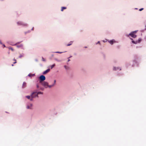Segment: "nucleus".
<instances>
[{
	"instance_id": "nucleus-24",
	"label": "nucleus",
	"mask_w": 146,
	"mask_h": 146,
	"mask_svg": "<svg viewBox=\"0 0 146 146\" xmlns=\"http://www.w3.org/2000/svg\"><path fill=\"white\" fill-rule=\"evenodd\" d=\"M31 31L30 30H29L28 31H26V32H25V34H26L27 33H30V32H31Z\"/></svg>"
},
{
	"instance_id": "nucleus-7",
	"label": "nucleus",
	"mask_w": 146,
	"mask_h": 146,
	"mask_svg": "<svg viewBox=\"0 0 146 146\" xmlns=\"http://www.w3.org/2000/svg\"><path fill=\"white\" fill-rule=\"evenodd\" d=\"M125 35L128 37H129V36H130L131 37L134 38H136L137 36L136 35L134 34L132 32L130 33L129 35Z\"/></svg>"
},
{
	"instance_id": "nucleus-2",
	"label": "nucleus",
	"mask_w": 146,
	"mask_h": 146,
	"mask_svg": "<svg viewBox=\"0 0 146 146\" xmlns=\"http://www.w3.org/2000/svg\"><path fill=\"white\" fill-rule=\"evenodd\" d=\"M139 58V57L137 55H135L134 56L133 59V64L131 65L132 67H134L136 64L137 63V60Z\"/></svg>"
},
{
	"instance_id": "nucleus-23",
	"label": "nucleus",
	"mask_w": 146,
	"mask_h": 146,
	"mask_svg": "<svg viewBox=\"0 0 146 146\" xmlns=\"http://www.w3.org/2000/svg\"><path fill=\"white\" fill-rule=\"evenodd\" d=\"M37 95H38L39 94H43V93L41 92H37Z\"/></svg>"
},
{
	"instance_id": "nucleus-34",
	"label": "nucleus",
	"mask_w": 146,
	"mask_h": 146,
	"mask_svg": "<svg viewBox=\"0 0 146 146\" xmlns=\"http://www.w3.org/2000/svg\"><path fill=\"white\" fill-rule=\"evenodd\" d=\"M108 40L107 39H106L105 40H103L102 41L104 42H106L108 41Z\"/></svg>"
},
{
	"instance_id": "nucleus-31",
	"label": "nucleus",
	"mask_w": 146,
	"mask_h": 146,
	"mask_svg": "<svg viewBox=\"0 0 146 146\" xmlns=\"http://www.w3.org/2000/svg\"><path fill=\"white\" fill-rule=\"evenodd\" d=\"M53 56H54V54H52L51 55V57H50V58H49L50 59V60H52V57H53Z\"/></svg>"
},
{
	"instance_id": "nucleus-19",
	"label": "nucleus",
	"mask_w": 146,
	"mask_h": 146,
	"mask_svg": "<svg viewBox=\"0 0 146 146\" xmlns=\"http://www.w3.org/2000/svg\"><path fill=\"white\" fill-rule=\"evenodd\" d=\"M66 7H62L61 8V11H62L64 9H66Z\"/></svg>"
},
{
	"instance_id": "nucleus-20",
	"label": "nucleus",
	"mask_w": 146,
	"mask_h": 146,
	"mask_svg": "<svg viewBox=\"0 0 146 146\" xmlns=\"http://www.w3.org/2000/svg\"><path fill=\"white\" fill-rule=\"evenodd\" d=\"M55 65V64H53L52 65L50 66V68L51 69H52Z\"/></svg>"
},
{
	"instance_id": "nucleus-52",
	"label": "nucleus",
	"mask_w": 146,
	"mask_h": 146,
	"mask_svg": "<svg viewBox=\"0 0 146 146\" xmlns=\"http://www.w3.org/2000/svg\"><path fill=\"white\" fill-rule=\"evenodd\" d=\"M85 48H87V47L86 46H85Z\"/></svg>"
},
{
	"instance_id": "nucleus-38",
	"label": "nucleus",
	"mask_w": 146,
	"mask_h": 146,
	"mask_svg": "<svg viewBox=\"0 0 146 146\" xmlns=\"http://www.w3.org/2000/svg\"><path fill=\"white\" fill-rule=\"evenodd\" d=\"M36 87H37V88H39V86H38V84H37V85H36Z\"/></svg>"
},
{
	"instance_id": "nucleus-27",
	"label": "nucleus",
	"mask_w": 146,
	"mask_h": 146,
	"mask_svg": "<svg viewBox=\"0 0 146 146\" xmlns=\"http://www.w3.org/2000/svg\"><path fill=\"white\" fill-rule=\"evenodd\" d=\"M64 67L66 69H69V67L66 65L64 66Z\"/></svg>"
},
{
	"instance_id": "nucleus-9",
	"label": "nucleus",
	"mask_w": 146,
	"mask_h": 146,
	"mask_svg": "<svg viewBox=\"0 0 146 146\" xmlns=\"http://www.w3.org/2000/svg\"><path fill=\"white\" fill-rule=\"evenodd\" d=\"M121 70V68L119 67H113V70L115 71H117L118 70Z\"/></svg>"
},
{
	"instance_id": "nucleus-40",
	"label": "nucleus",
	"mask_w": 146,
	"mask_h": 146,
	"mask_svg": "<svg viewBox=\"0 0 146 146\" xmlns=\"http://www.w3.org/2000/svg\"><path fill=\"white\" fill-rule=\"evenodd\" d=\"M3 46L4 47H6V46L4 44H3Z\"/></svg>"
},
{
	"instance_id": "nucleus-48",
	"label": "nucleus",
	"mask_w": 146,
	"mask_h": 146,
	"mask_svg": "<svg viewBox=\"0 0 146 146\" xmlns=\"http://www.w3.org/2000/svg\"><path fill=\"white\" fill-rule=\"evenodd\" d=\"M16 62H16V61H15V62H14L13 63L15 64L16 63Z\"/></svg>"
},
{
	"instance_id": "nucleus-50",
	"label": "nucleus",
	"mask_w": 146,
	"mask_h": 146,
	"mask_svg": "<svg viewBox=\"0 0 146 146\" xmlns=\"http://www.w3.org/2000/svg\"><path fill=\"white\" fill-rule=\"evenodd\" d=\"M135 9H138L137 8H135Z\"/></svg>"
},
{
	"instance_id": "nucleus-18",
	"label": "nucleus",
	"mask_w": 146,
	"mask_h": 146,
	"mask_svg": "<svg viewBox=\"0 0 146 146\" xmlns=\"http://www.w3.org/2000/svg\"><path fill=\"white\" fill-rule=\"evenodd\" d=\"M26 97L28 99H30H30L31 98V96H26Z\"/></svg>"
},
{
	"instance_id": "nucleus-14",
	"label": "nucleus",
	"mask_w": 146,
	"mask_h": 146,
	"mask_svg": "<svg viewBox=\"0 0 146 146\" xmlns=\"http://www.w3.org/2000/svg\"><path fill=\"white\" fill-rule=\"evenodd\" d=\"M66 51H65L64 52H59V51H57V52H52V53H59V54H61L63 52H66Z\"/></svg>"
},
{
	"instance_id": "nucleus-43",
	"label": "nucleus",
	"mask_w": 146,
	"mask_h": 146,
	"mask_svg": "<svg viewBox=\"0 0 146 146\" xmlns=\"http://www.w3.org/2000/svg\"><path fill=\"white\" fill-rule=\"evenodd\" d=\"M68 62L69 61H70V60L69 58V59H68Z\"/></svg>"
},
{
	"instance_id": "nucleus-30",
	"label": "nucleus",
	"mask_w": 146,
	"mask_h": 146,
	"mask_svg": "<svg viewBox=\"0 0 146 146\" xmlns=\"http://www.w3.org/2000/svg\"><path fill=\"white\" fill-rule=\"evenodd\" d=\"M32 75V74H31V73H29L28 75V76L30 77H32V76H31Z\"/></svg>"
},
{
	"instance_id": "nucleus-35",
	"label": "nucleus",
	"mask_w": 146,
	"mask_h": 146,
	"mask_svg": "<svg viewBox=\"0 0 146 146\" xmlns=\"http://www.w3.org/2000/svg\"><path fill=\"white\" fill-rule=\"evenodd\" d=\"M143 8H142L140 9H139V11H142V10H143Z\"/></svg>"
},
{
	"instance_id": "nucleus-3",
	"label": "nucleus",
	"mask_w": 146,
	"mask_h": 146,
	"mask_svg": "<svg viewBox=\"0 0 146 146\" xmlns=\"http://www.w3.org/2000/svg\"><path fill=\"white\" fill-rule=\"evenodd\" d=\"M31 98L30 99L31 101H33V99L36 97L38 98V97L37 94V92H33L31 95Z\"/></svg>"
},
{
	"instance_id": "nucleus-39",
	"label": "nucleus",
	"mask_w": 146,
	"mask_h": 146,
	"mask_svg": "<svg viewBox=\"0 0 146 146\" xmlns=\"http://www.w3.org/2000/svg\"><path fill=\"white\" fill-rule=\"evenodd\" d=\"M55 84H56V83H55L54 82L53 84H52L53 85V86H54L55 85Z\"/></svg>"
},
{
	"instance_id": "nucleus-25",
	"label": "nucleus",
	"mask_w": 146,
	"mask_h": 146,
	"mask_svg": "<svg viewBox=\"0 0 146 146\" xmlns=\"http://www.w3.org/2000/svg\"><path fill=\"white\" fill-rule=\"evenodd\" d=\"M53 86V85L52 84L50 85H48V87L49 88H51Z\"/></svg>"
},
{
	"instance_id": "nucleus-54",
	"label": "nucleus",
	"mask_w": 146,
	"mask_h": 146,
	"mask_svg": "<svg viewBox=\"0 0 146 146\" xmlns=\"http://www.w3.org/2000/svg\"><path fill=\"white\" fill-rule=\"evenodd\" d=\"M145 30H146V28L145 29Z\"/></svg>"
},
{
	"instance_id": "nucleus-42",
	"label": "nucleus",
	"mask_w": 146,
	"mask_h": 146,
	"mask_svg": "<svg viewBox=\"0 0 146 146\" xmlns=\"http://www.w3.org/2000/svg\"><path fill=\"white\" fill-rule=\"evenodd\" d=\"M0 44H2V42H1V40H0Z\"/></svg>"
},
{
	"instance_id": "nucleus-32",
	"label": "nucleus",
	"mask_w": 146,
	"mask_h": 146,
	"mask_svg": "<svg viewBox=\"0 0 146 146\" xmlns=\"http://www.w3.org/2000/svg\"><path fill=\"white\" fill-rule=\"evenodd\" d=\"M138 31H132V33H133L134 34H135Z\"/></svg>"
},
{
	"instance_id": "nucleus-4",
	"label": "nucleus",
	"mask_w": 146,
	"mask_h": 146,
	"mask_svg": "<svg viewBox=\"0 0 146 146\" xmlns=\"http://www.w3.org/2000/svg\"><path fill=\"white\" fill-rule=\"evenodd\" d=\"M39 79L40 80L39 82L40 83L45 80L46 78L44 75H42L39 76Z\"/></svg>"
},
{
	"instance_id": "nucleus-10",
	"label": "nucleus",
	"mask_w": 146,
	"mask_h": 146,
	"mask_svg": "<svg viewBox=\"0 0 146 146\" xmlns=\"http://www.w3.org/2000/svg\"><path fill=\"white\" fill-rule=\"evenodd\" d=\"M50 69L48 68V69H47V70H46L45 71H44L43 72V74H46L47 73L49 72L50 71Z\"/></svg>"
},
{
	"instance_id": "nucleus-45",
	"label": "nucleus",
	"mask_w": 146,
	"mask_h": 146,
	"mask_svg": "<svg viewBox=\"0 0 146 146\" xmlns=\"http://www.w3.org/2000/svg\"><path fill=\"white\" fill-rule=\"evenodd\" d=\"M54 82L55 83H56V80H54Z\"/></svg>"
},
{
	"instance_id": "nucleus-53",
	"label": "nucleus",
	"mask_w": 146,
	"mask_h": 146,
	"mask_svg": "<svg viewBox=\"0 0 146 146\" xmlns=\"http://www.w3.org/2000/svg\"><path fill=\"white\" fill-rule=\"evenodd\" d=\"M12 66H13V64H12Z\"/></svg>"
},
{
	"instance_id": "nucleus-13",
	"label": "nucleus",
	"mask_w": 146,
	"mask_h": 146,
	"mask_svg": "<svg viewBox=\"0 0 146 146\" xmlns=\"http://www.w3.org/2000/svg\"><path fill=\"white\" fill-rule=\"evenodd\" d=\"M26 86V82H24L23 84V85H22V88H25Z\"/></svg>"
},
{
	"instance_id": "nucleus-37",
	"label": "nucleus",
	"mask_w": 146,
	"mask_h": 146,
	"mask_svg": "<svg viewBox=\"0 0 146 146\" xmlns=\"http://www.w3.org/2000/svg\"><path fill=\"white\" fill-rule=\"evenodd\" d=\"M35 61L36 62H38V59H35Z\"/></svg>"
},
{
	"instance_id": "nucleus-36",
	"label": "nucleus",
	"mask_w": 146,
	"mask_h": 146,
	"mask_svg": "<svg viewBox=\"0 0 146 146\" xmlns=\"http://www.w3.org/2000/svg\"><path fill=\"white\" fill-rule=\"evenodd\" d=\"M35 74H32V76H35Z\"/></svg>"
},
{
	"instance_id": "nucleus-5",
	"label": "nucleus",
	"mask_w": 146,
	"mask_h": 146,
	"mask_svg": "<svg viewBox=\"0 0 146 146\" xmlns=\"http://www.w3.org/2000/svg\"><path fill=\"white\" fill-rule=\"evenodd\" d=\"M41 84L44 86L45 88H48V82L43 81L41 83H40Z\"/></svg>"
},
{
	"instance_id": "nucleus-17",
	"label": "nucleus",
	"mask_w": 146,
	"mask_h": 146,
	"mask_svg": "<svg viewBox=\"0 0 146 146\" xmlns=\"http://www.w3.org/2000/svg\"><path fill=\"white\" fill-rule=\"evenodd\" d=\"M72 42H73L72 41H71L67 45V46H70L71 45L72 43Z\"/></svg>"
},
{
	"instance_id": "nucleus-1",
	"label": "nucleus",
	"mask_w": 146,
	"mask_h": 146,
	"mask_svg": "<svg viewBox=\"0 0 146 146\" xmlns=\"http://www.w3.org/2000/svg\"><path fill=\"white\" fill-rule=\"evenodd\" d=\"M16 23L18 26H21L23 27H27L28 26V24L21 21H17Z\"/></svg>"
},
{
	"instance_id": "nucleus-8",
	"label": "nucleus",
	"mask_w": 146,
	"mask_h": 146,
	"mask_svg": "<svg viewBox=\"0 0 146 146\" xmlns=\"http://www.w3.org/2000/svg\"><path fill=\"white\" fill-rule=\"evenodd\" d=\"M33 105L32 104L28 103L27 104L26 108L27 109H32Z\"/></svg>"
},
{
	"instance_id": "nucleus-41",
	"label": "nucleus",
	"mask_w": 146,
	"mask_h": 146,
	"mask_svg": "<svg viewBox=\"0 0 146 146\" xmlns=\"http://www.w3.org/2000/svg\"><path fill=\"white\" fill-rule=\"evenodd\" d=\"M8 43L10 44H12V42H8Z\"/></svg>"
},
{
	"instance_id": "nucleus-16",
	"label": "nucleus",
	"mask_w": 146,
	"mask_h": 146,
	"mask_svg": "<svg viewBox=\"0 0 146 146\" xmlns=\"http://www.w3.org/2000/svg\"><path fill=\"white\" fill-rule=\"evenodd\" d=\"M22 42V41H21V42H17L15 44H10L11 45H13V46L16 45L17 44H19L20 43Z\"/></svg>"
},
{
	"instance_id": "nucleus-28",
	"label": "nucleus",
	"mask_w": 146,
	"mask_h": 146,
	"mask_svg": "<svg viewBox=\"0 0 146 146\" xmlns=\"http://www.w3.org/2000/svg\"><path fill=\"white\" fill-rule=\"evenodd\" d=\"M141 38H139V39H138V41H138V43H139L140 42V41H141Z\"/></svg>"
},
{
	"instance_id": "nucleus-47",
	"label": "nucleus",
	"mask_w": 146,
	"mask_h": 146,
	"mask_svg": "<svg viewBox=\"0 0 146 146\" xmlns=\"http://www.w3.org/2000/svg\"><path fill=\"white\" fill-rule=\"evenodd\" d=\"M33 29H34V28L33 27L32 29H31V30H33Z\"/></svg>"
},
{
	"instance_id": "nucleus-44",
	"label": "nucleus",
	"mask_w": 146,
	"mask_h": 146,
	"mask_svg": "<svg viewBox=\"0 0 146 146\" xmlns=\"http://www.w3.org/2000/svg\"><path fill=\"white\" fill-rule=\"evenodd\" d=\"M72 56H70V57H69L68 58V59H69V58H70L72 57Z\"/></svg>"
},
{
	"instance_id": "nucleus-11",
	"label": "nucleus",
	"mask_w": 146,
	"mask_h": 146,
	"mask_svg": "<svg viewBox=\"0 0 146 146\" xmlns=\"http://www.w3.org/2000/svg\"><path fill=\"white\" fill-rule=\"evenodd\" d=\"M130 39L131 40H132V43H133V44H137V43H138V41H134L133 40V38H130Z\"/></svg>"
},
{
	"instance_id": "nucleus-49",
	"label": "nucleus",
	"mask_w": 146,
	"mask_h": 146,
	"mask_svg": "<svg viewBox=\"0 0 146 146\" xmlns=\"http://www.w3.org/2000/svg\"><path fill=\"white\" fill-rule=\"evenodd\" d=\"M40 89H41V90H43V88H41Z\"/></svg>"
},
{
	"instance_id": "nucleus-12",
	"label": "nucleus",
	"mask_w": 146,
	"mask_h": 146,
	"mask_svg": "<svg viewBox=\"0 0 146 146\" xmlns=\"http://www.w3.org/2000/svg\"><path fill=\"white\" fill-rule=\"evenodd\" d=\"M131 65V62H128L126 63V66L128 67L129 66Z\"/></svg>"
},
{
	"instance_id": "nucleus-26",
	"label": "nucleus",
	"mask_w": 146,
	"mask_h": 146,
	"mask_svg": "<svg viewBox=\"0 0 146 146\" xmlns=\"http://www.w3.org/2000/svg\"><path fill=\"white\" fill-rule=\"evenodd\" d=\"M8 48L9 49H11L13 51L14 50V49L12 47H9Z\"/></svg>"
},
{
	"instance_id": "nucleus-21",
	"label": "nucleus",
	"mask_w": 146,
	"mask_h": 146,
	"mask_svg": "<svg viewBox=\"0 0 146 146\" xmlns=\"http://www.w3.org/2000/svg\"><path fill=\"white\" fill-rule=\"evenodd\" d=\"M54 60L57 62H60L61 61V60H59L57 58H54Z\"/></svg>"
},
{
	"instance_id": "nucleus-33",
	"label": "nucleus",
	"mask_w": 146,
	"mask_h": 146,
	"mask_svg": "<svg viewBox=\"0 0 146 146\" xmlns=\"http://www.w3.org/2000/svg\"><path fill=\"white\" fill-rule=\"evenodd\" d=\"M99 44L100 45H101V44L100 43V41H98L97 43H96V44Z\"/></svg>"
},
{
	"instance_id": "nucleus-6",
	"label": "nucleus",
	"mask_w": 146,
	"mask_h": 146,
	"mask_svg": "<svg viewBox=\"0 0 146 146\" xmlns=\"http://www.w3.org/2000/svg\"><path fill=\"white\" fill-rule=\"evenodd\" d=\"M108 42L111 45H113L114 43L118 42L116 41L114 39H112L111 40H108Z\"/></svg>"
},
{
	"instance_id": "nucleus-15",
	"label": "nucleus",
	"mask_w": 146,
	"mask_h": 146,
	"mask_svg": "<svg viewBox=\"0 0 146 146\" xmlns=\"http://www.w3.org/2000/svg\"><path fill=\"white\" fill-rule=\"evenodd\" d=\"M23 46V45L22 44H21L19 45H18L17 46V47L18 48H20L22 47Z\"/></svg>"
},
{
	"instance_id": "nucleus-46",
	"label": "nucleus",
	"mask_w": 146,
	"mask_h": 146,
	"mask_svg": "<svg viewBox=\"0 0 146 146\" xmlns=\"http://www.w3.org/2000/svg\"><path fill=\"white\" fill-rule=\"evenodd\" d=\"M145 39L146 40V35L145 37Z\"/></svg>"
},
{
	"instance_id": "nucleus-22",
	"label": "nucleus",
	"mask_w": 146,
	"mask_h": 146,
	"mask_svg": "<svg viewBox=\"0 0 146 146\" xmlns=\"http://www.w3.org/2000/svg\"><path fill=\"white\" fill-rule=\"evenodd\" d=\"M24 55V54H20L19 56V58H21Z\"/></svg>"
},
{
	"instance_id": "nucleus-51",
	"label": "nucleus",
	"mask_w": 146,
	"mask_h": 146,
	"mask_svg": "<svg viewBox=\"0 0 146 146\" xmlns=\"http://www.w3.org/2000/svg\"><path fill=\"white\" fill-rule=\"evenodd\" d=\"M14 61H16V60H15V59H14Z\"/></svg>"
},
{
	"instance_id": "nucleus-29",
	"label": "nucleus",
	"mask_w": 146,
	"mask_h": 146,
	"mask_svg": "<svg viewBox=\"0 0 146 146\" xmlns=\"http://www.w3.org/2000/svg\"><path fill=\"white\" fill-rule=\"evenodd\" d=\"M42 60L44 62H46V60L43 57H42Z\"/></svg>"
}]
</instances>
